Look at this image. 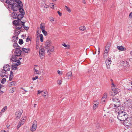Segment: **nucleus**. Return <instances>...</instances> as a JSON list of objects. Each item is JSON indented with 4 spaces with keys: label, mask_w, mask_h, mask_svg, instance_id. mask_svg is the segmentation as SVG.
<instances>
[{
    "label": "nucleus",
    "mask_w": 132,
    "mask_h": 132,
    "mask_svg": "<svg viewBox=\"0 0 132 132\" xmlns=\"http://www.w3.org/2000/svg\"><path fill=\"white\" fill-rule=\"evenodd\" d=\"M119 108V110L118 112L117 118L120 121H126L128 117V114L124 111L122 107Z\"/></svg>",
    "instance_id": "obj_1"
},
{
    "label": "nucleus",
    "mask_w": 132,
    "mask_h": 132,
    "mask_svg": "<svg viewBox=\"0 0 132 132\" xmlns=\"http://www.w3.org/2000/svg\"><path fill=\"white\" fill-rule=\"evenodd\" d=\"M113 101V104L114 105V108H118V109H119L121 107H119V106L120 104V102L118 98L115 97H114L112 98Z\"/></svg>",
    "instance_id": "obj_2"
},
{
    "label": "nucleus",
    "mask_w": 132,
    "mask_h": 132,
    "mask_svg": "<svg viewBox=\"0 0 132 132\" xmlns=\"http://www.w3.org/2000/svg\"><path fill=\"white\" fill-rule=\"evenodd\" d=\"M45 47L46 49H48V52H49V51L53 52L54 51V47L51 45L50 42L49 40L46 41L45 44Z\"/></svg>",
    "instance_id": "obj_3"
},
{
    "label": "nucleus",
    "mask_w": 132,
    "mask_h": 132,
    "mask_svg": "<svg viewBox=\"0 0 132 132\" xmlns=\"http://www.w3.org/2000/svg\"><path fill=\"white\" fill-rule=\"evenodd\" d=\"M19 2L21 1H18V3H15V4H13V5H12L11 6V9L13 11H16L18 10L19 7V3H20Z\"/></svg>",
    "instance_id": "obj_4"
},
{
    "label": "nucleus",
    "mask_w": 132,
    "mask_h": 132,
    "mask_svg": "<svg viewBox=\"0 0 132 132\" xmlns=\"http://www.w3.org/2000/svg\"><path fill=\"white\" fill-rule=\"evenodd\" d=\"M37 122L35 120H34L33 122L31 130L32 131H35L37 128Z\"/></svg>",
    "instance_id": "obj_5"
},
{
    "label": "nucleus",
    "mask_w": 132,
    "mask_h": 132,
    "mask_svg": "<svg viewBox=\"0 0 132 132\" xmlns=\"http://www.w3.org/2000/svg\"><path fill=\"white\" fill-rule=\"evenodd\" d=\"M20 3H19V11L20 13L24 14V10L22 8L23 4L21 2H19Z\"/></svg>",
    "instance_id": "obj_6"
},
{
    "label": "nucleus",
    "mask_w": 132,
    "mask_h": 132,
    "mask_svg": "<svg viewBox=\"0 0 132 132\" xmlns=\"http://www.w3.org/2000/svg\"><path fill=\"white\" fill-rule=\"evenodd\" d=\"M18 1L16 0H7L5 2L8 4L13 5L15 3H18Z\"/></svg>",
    "instance_id": "obj_7"
},
{
    "label": "nucleus",
    "mask_w": 132,
    "mask_h": 132,
    "mask_svg": "<svg viewBox=\"0 0 132 132\" xmlns=\"http://www.w3.org/2000/svg\"><path fill=\"white\" fill-rule=\"evenodd\" d=\"M23 113V111L22 110L16 111L15 113L16 119H17L21 117V115Z\"/></svg>",
    "instance_id": "obj_8"
},
{
    "label": "nucleus",
    "mask_w": 132,
    "mask_h": 132,
    "mask_svg": "<svg viewBox=\"0 0 132 132\" xmlns=\"http://www.w3.org/2000/svg\"><path fill=\"white\" fill-rule=\"evenodd\" d=\"M17 19L18 20H15L13 22V24L15 26H19V25L21 24L22 23H21V22L22 21H21L20 19Z\"/></svg>",
    "instance_id": "obj_9"
},
{
    "label": "nucleus",
    "mask_w": 132,
    "mask_h": 132,
    "mask_svg": "<svg viewBox=\"0 0 132 132\" xmlns=\"http://www.w3.org/2000/svg\"><path fill=\"white\" fill-rule=\"evenodd\" d=\"M21 64L20 62H17L16 63L14 64L12 66V68L13 70H16L17 69V66L20 65Z\"/></svg>",
    "instance_id": "obj_10"
},
{
    "label": "nucleus",
    "mask_w": 132,
    "mask_h": 132,
    "mask_svg": "<svg viewBox=\"0 0 132 132\" xmlns=\"http://www.w3.org/2000/svg\"><path fill=\"white\" fill-rule=\"evenodd\" d=\"M118 92L115 89H112V90L110 93V95L111 96H114L117 94Z\"/></svg>",
    "instance_id": "obj_11"
},
{
    "label": "nucleus",
    "mask_w": 132,
    "mask_h": 132,
    "mask_svg": "<svg viewBox=\"0 0 132 132\" xmlns=\"http://www.w3.org/2000/svg\"><path fill=\"white\" fill-rule=\"evenodd\" d=\"M21 53V51L20 49H16L14 52L15 55L16 56H20Z\"/></svg>",
    "instance_id": "obj_12"
},
{
    "label": "nucleus",
    "mask_w": 132,
    "mask_h": 132,
    "mask_svg": "<svg viewBox=\"0 0 132 132\" xmlns=\"http://www.w3.org/2000/svg\"><path fill=\"white\" fill-rule=\"evenodd\" d=\"M111 61L110 59H108L106 61V64L107 65V68L108 69L110 68V64H111Z\"/></svg>",
    "instance_id": "obj_13"
},
{
    "label": "nucleus",
    "mask_w": 132,
    "mask_h": 132,
    "mask_svg": "<svg viewBox=\"0 0 132 132\" xmlns=\"http://www.w3.org/2000/svg\"><path fill=\"white\" fill-rule=\"evenodd\" d=\"M7 73L6 72V71H4L3 69L2 71H0V76L2 77H3L5 76V74H7Z\"/></svg>",
    "instance_id": "obj_14"
},
{
    "label": "nucleus",
    "mask_w": 132,
    "mask_h": 132,
    "mask_svg": "<svg viewBox=\"0 0 132 132\" xmlns=\"http://www.w3.org/2000/svg\"><path fill=\"white\" fill-rule=\"evenodd\" d=\"M3 70L4 71H9L10 68V67L8 64H7L3 67Z\"/></svg>",
    "instance_id": "obj_15"
},
{
    "label": "nucleus",
    "mask_w": 132,
    "mask_h": 132,
    "mask_svg": "<svg viewBox=\"0 0 132 132\" xmlns=\"http://www.w3.org/2000/svg\"><path fill=\"white\" fill-rule=\"evenodd\" d=\"M16 56L15 55H13L12 57L11 58L10 61H11L13 62H17V59L16 58Z\"/></svg>",
    "instance_id": "obj_16"
},
{
    "label": "nucleus",
    "mask_w": 132,
    "mask_h": 132,
    "mask_svg": "<svg viewBox=\"0 0 132 132\" xmlns=\"http://www.w3.org/2000/svg\"><path fill=\"white\" fill-rule=\"evenodd\" d=\"M117 48L119 50L121 51H125L126 50V48L122 46H117Z\"/></svg>",
    "instance_id": "obj_17"
},
{
    "label": "nucleus",
    "mask_w": 132,
    "mask_h": 132,
    "mask_svg": "<svg viewBox=\"0 0 132 132\" xmlns=\"http://www.w3.org/2000/svg\"><path fill=\"white\" fill-rule=\"evenodd\" d=\"M127 62L125 61H122L121 62V64L122 65L125 67H128V64Z\"/></svg>",
    "instance_id": "obj_18"
},
{
    "label": "nucleus",
    "mask_w": 132,
    "mask_h": 132,
    "mask_svg": "<svg viewBox=\"0 0 132 132\" xmlns=\"http://www.w3.org/2000/svg\"><path fill=\"white\" fill-rule=\"evenodd\" d=\"M18 36L17 35H15V36H13L12 37V38L14 42H17L16 41L18 40Z\"/></svg>",
    "instance_id": "obj_19"
},
{
    "label": "nucleus",
    "mask_w": 132,
    "mask_h": 132,
    "mask_svg": "<svg viewBox=\"0 0 132 132\" xmlns=\"http://www.w3.org/2000/svg\"><path fill=\"white\" fill-rule=\"evenodd\" d=\"M24 14H20L19 12H18V14H16V15H18V18L19 19H22L23 17V16Z\"/></svg>",
    "instance_id": "obj_20"
},
{
    "label": "nucleus",
    "mask_w": 132,
    "mask_h": 132,
    "mask_svg": "<svg viewBox=\"0 0 132 132\" xmlns=\"http://www.w3.org/2000/svg\"><path fill=\"white\" fill-rule=\"evenodd\" d=\"M21 23H22V27H23L24 29L26 31L28 30L29 29V28L28 27H26L24 25L25 22H21Z\"/></svg>",
    "instance_id": "obj_21"
},
{
    "label": "nucleus",
    "mask_w": 132,
    "mask_h": 132,
    "mask_svg": "<svg viewBox=\"0 0 132 132\" xmlns=\"http://www.w3.org/2000/svg\"><path fill=\"white\" fill-rule=\"evenodd\" d=\"M16 14H18V12H13L12 13V17L14 19H18V15H16Z\"/></svg>",
    "instance_id": "obj_22"
},
{
    "label": "nucleus",
    "mask_w": 132,
    "mask_h": 132,
    "mask_svg": "<svg viewBox=\"0 0 132 132\" xmlns=\"http://www.w3.org/2000/svg\"><path fill=\"white\" fill-rule=\"evenodd\" d=\"M13 77V73L12 71H10V75L9 80L11 81Z\"/></svg>",
    "instance_id": "obj_23"
},
{
    "label": "nucleus",
    "mask_w": 132,
    "mask_h": 132,
    "mask_svg": "<svg viewBox=\"0 0 132 132\" xmlns=\"http://www.w3.org/2000/svg\"><path fill=\"white\" fill-rule=\"evenodd\" d=\"M18 27H17V26H16V27H15V30H19L20 31H21V30H20V29H21L22 27V23L21 24H20L19 25V26H18Z\"/></svg>",
    "instance_id": "obj_24"
},
{
    "label": "nucleus",
    "mask_w": 132,
    "mask_h": 132,
    "mask_svg": "<svg viewBox=\"0 0 132 132\" xmlns=\"http://www.w3.org/2000/svg\"><path fill=\"white\" fill-rule=\"evenodd\" d=\"M22 50L26 53H28V51H30L29 48H22Z\"/></svg>",
    "instance_id": "obj_25"
},
{
    "label": "nucleus",
    "mask_w": 132,
    "mask_h": 132,
    "mask_svg": "<svg viewBox=\"0 0 132 132\" xmlns=\"http://www.w3.org/2000/svg\"><path fill=\"white\" fill-rule=\"evenodd\" d=\"M26 119V117H22V118L21 119V120H20V121L21 122H21H22V123L24 124L25 122V121Z\"/></svg>",
    "instance_id": "obj_26"
},
{
    "label": "nucleus",
    "mask_w": 132,
    "mask_h": 132,
    "mask_svg": "<svg viewBox=\"0 0 132 132\" xmlns=\"http://www.w3.org/2000/svg\"><path fill=\"white\" fill-rule=\"evenodd\" d=\"M39 54L40 58L42 59H43L45 53H39Z\"/></svg>",
    "instance_id": "obj_27"
},
{
    "label": "nucleus",
    "mask_w": 132,
    "mask_h": 132,
    "mask_svg": "<svg viewBox=\"0 0 132 132\" xmlns=\"http://www.w3.org/2000/svg\"><path fill=\"white\" fill-rule=\"evenodd\" d=\"M98 104L99 103L98 102L94 104L93 106V109L94 110H95L98 108Z\"/></svg>",
    "instance_id": "obj_28"
},
{
    "label": "nucleus",
    "mask_w": 132,
    "mask_h": 132,
    "mask_svg": "<svg viewBox=\"0 0 132 132\" xmlns=\"http://www.w3.org/2000/svg\"><path fill=\"white\" fill-rule=\"evenodd\" d=\"M39 46V40L38 39L37 40H36V49H38Z\"/></svg>",
    "instance_id": "obj_29"
},
{
    "label": "nucleus",
    "mask_w": 132,
    "mask_h": 132,
    "mask_svg": "<svg viewBox=\"0 0 132 132\" xmlns=\"http://www.w3.org/2000/svg\"><path fill=\"white\" fill-rule=\"evenodd\" d=\"M67 76L69 78L72 76L71 72V71L68 72L67 74Z\"/></svg>",
    "instance_id": "obj_30"
},
{
    "label": "nucleus",
    "mask_w": 132,
    "mask_h": 132,
    "mask_svg": "<svg viewBox=\"0 0 132 132\" xmlns=\"http://www.w3.org/2000/svg\"><path fill=\"white\" fill-rule=\"evenodd\" d=\"M16 82L15 81H12L9 83L10 86H13L15 84Z\"/></svg>",
    "instance_id": "obj_31"
},
{
    "label": "nucleus",
    "mask_w": 132,
    "mask_h": 132,
    "mask_svg": "<svg viewBox=\"0 0 132 132\" xmlns=\"http://www.w3.org/2000/svg\"><path fill=\"white\" fill-rule=\"evenodd\" d=\"M45 53V50L43 47H42L41 48L39 49V53Z\"/></svg>",
    "instance_id": "obj_32"
},
{
    "label": "nucleus",
    "mask_w": 132,
    "mask_h": 132,
    "mask_svg": "<svg viewBox=\"0 0 132 132\" xmlns=\"http://www.w3.org/2000/svg\"><path fill=\"white\" fill-rule=\"evenodd\" d=\"M40 28L42 30L44 29L45 26L44 23H42L40 24Z\"/></svg>",
    "instance_id": "obj_33"
},
{
    "label": "nucleus",
    "mask_w": 132,
    "mask_h": 132,
    "mask_svg": "<svg viewBox=\"0 0 132 132\" xmlns=\"http://www.w3.org/2000/svg\"><path fill=\"white\" fill-rule=\"evenodd\" d=\"M86 29L85 27L84 26H81L79 27V29L81 31H83L85 30Z\"/></svg>",
    "instance_id": "obj_34"
},
{
    "label": "nucleus",
    "mask_w": 132,
    "mask_h": 132,
    "mask_svg": "<svg viewBox=\"0 0 132 132\" xmlns=\"http://www.w3.org/2000/svg\"><path fill=\"white\" fill-rule=\"evenodd\" d=\"M22 123V122H21H21L20 121L19 122L18 124V125L17 126V128L18 129V128L20 127V126L21 125H22L23 124V123Z\"/></svg>",
    "instance_id": "obj_35"
},
{
    "label": "nucleus",
    "mask_w": 132,
    "mask_h": 132,
    "mask_svg": "<svg viewBox=\"0 0 132 132\" xmlns=\"http://www.w3.org/2000/svg\"><path fill=\"white\" fill-rule=\"evenodd\" d=\"M108 53H103V58L104 59H105L107 57L108 55Z\"/></svg>",
    "instance_id": "obj_36"
},
{
    "label": "nucleus",
    "mask_w": 132,
    "mask_h": 132,
    "mask_svg": "<svg viewBox=\"0 0 132 132\" xmlns=\"http://www.w3.org/2000/svg\"><path fill=\"white\" fill-rule=\"evenodd\" d=\"M39 37L40 38V40L41 42L43 41V37L42 34H41L39 35Z\"/></svg>",
    "instance_id": "obj_37"
},
{
    "label": "nucleus",
    "mask_w": 132,
    "mask_h": 132,
    "mask_svg": "<svg viewBox=\"0 0 132 132\" xmlns=\"http://www.w3.org/2000/svg\"><path fill=\"white\" fill-rule=\"evenodd\" d=\"M42 32L44 34L45 36H46L47 35V31H46L45 29L44 30H42Z\"/></svg>",
    "instance_id": "obj_38"
},
{
    "label": "nucleus",
    "mask_w": 132,
    "mask_h": 132,
    "mask_svg": "<svg viewBox=\"0 0 132 132\" xmlns=\"http://www.w3.org/2000/svg\"><path fill=\"white\" fill-rule=\"evenodd\" d=\"M19 43L20 45H22L23 43V41L22 39H20L19 41Z\"/></svg>",
    "instance_id": "obj_39"
},
{
    "label": "nucleus",
    "mask_w": 132,
    "mask_h": 132,
    "mask_svg": "<svg viewBox=\"0 0 132 132\" xmlns=\"http://www.w3.org/2000/svg\"><path fill=\"white\" fill-rule=\"evenodd\" d=\"M65 8L66 10L68 12H70L71 11L70 9L66 6H65Z\"/></svg>",
    "instance_id": "obj_40"
},
{
    "label": "nucleus",
    "mask_w": 132,
    "mask_h": 132,
    "mask_svg": "<svg viewBox=\"0 0 132 132\" xmlns=\"http://www.w3.org/2000/svg\"><path fill=\"white\" fill-rule=\"evenodd\" d=\"M44 93L45 94H42V95L45 97L47 95V92L46 91L45 92H44Z\"/></svg>",
    "instance_id": "obj_41"
},
{
    "label": "nucleus",
    "mask_w": 132,
    "mask_h": 132,
    "mask_svg": "<svg viewBox=\"0 0 132 132\" xmlns=\"http://www.w3.org/2000/svg\"><path fill=\"white\" fill-rule=\"evenodd\" d=\"M6 81V79L5 78H3L1 82L2 84H4Z\"/></svg>",
    "instance_id": "obj_42"
},
{
    "label": "nucleus",
    "mask_w": 132,
    "mask_h": 132,
    "mask_svg": "<svg viewBox=\"0 0 132 132\" xmlns=\"http://www.w3.org/2000/svg\"><path fill=\"white\" fill-rule=\"evenodd\" d=\"M14 43L13 44V46L15 47H18V44L16 43L17 42H14Z\"/></svg>",
    "instance_id": "obj_43"
},
{
    "label": "nucleus",
    "mask_w": 132,
    "mask_h": 132,
    "mask_svg": "<svg viewBox=\"0 0 132 132\" xmlns=\"http://www.w3.org/2000/svg\"><path fill=\"white\" fill-rule=\"evenodd\" d=\"M20 30L18 31V30H15V33L17 34V35H19L20 34Z\"/></svg>",
    "instance_id": "obj_44"
},
{
    "label": "nucleus",
    "mask_w": 132,
    "mask_h": 132,
    "mask_svg": "<svg viewBox=\"0 0 132 132\" xmlns=\"http://www.w3.org/2000/svg\"><path fill=\"white\" fill-rule=\"evenodd\" d=\"M38 76H35L34 77L32 78V80H36V79H37L38 78Z\"/></svg>",
    "instance_id": "obj_45"
},
{
    "label": "nucleus",
    "mask_w": 132,
    "mask_h": 132,
    "mask_svg": "<svg viewBox=\"0 0 132 132\" xmlns=\"http://www.w3.org/2000/svg\"><path fill=\"white\" fill-rule=\"evenodd\" d=\"M107 93H105L103 95V97H104L105 99H106L107 97Z\"/></svg>",
    "instance_id": "obj_46"
},
{
    "label": "nucleus",
    "mask_w": 132,
    "mask_h": 132,
    "mask_svg": "<svg viewBox=\"0 0 132 132\" xmlns=\"http://www.w3.org/2000/svg\"><path fill=\"white\" fill-rule=\"evenodd\" d=\"M49 19L51 22L54 21V18H53L52 17H49Z\"/></svg>",
    "instance_id": "obj_47"
},
{
    "label": "nucleus",
    "mask_w": 132,
    "mask_h": 132,
    "mask_svg": "<svg viewBox=\"0 0 132 132\" xmlns=\"http://www.w3.org/2000/svg\"><path fill=\"white\" fill-rule=\"evenodd\" d=\"M34 69L35 70V72L36 73L38 74V75L39 74V73L38 72V70L35 69V68H34Z\"/></svg>",
    "instance_id": "obj_48"
},
{
    "label": "nucleus",
    "mask_w": 132,
    "mask_h": 132,
    "mask_svg": "<svg viewBox=\"0 0 132 132\" xmlns=\"http://www.w3.org/2000/svg\"><path fill=\"white\" fill-rule=\"evenodd\" d=\"M7 109V106H5L3 109V110L1 111L3 112H4V111L6 110Z\"/></svg>",
    "instance_id": "obj_49"
},
{
    "label": "nucleus",
    "mask_w": 132,
    "mask_h": 132,
    "mask_svg": "<svg viewBox=\"0 0 132 132\" xmlns=\"http://www.w3.org/2000/svg\"><path fill=\"white\" fill-rule=\"evenodd\" d=\"M57 82L58 84H60L62 83V81L61 80H58Z\"/></svg>",
    "instance_id": "obj_50"
},
{
    "label": "nucleus",
    "mask_w": 132,
    "mask_h": 132,
    "mask_svg": "<svg viewBox=\"0 0 132 132\" xmlns=\"http://www.w3.org/2000/svg\"><path fill=\"white\" fill-rule=\"evenodd\" d=\"M110 44H108L106 45V46H107V48H108V50H109L110 48Z\"/></svg>",
    "instance_id": "obj_51"
},
{
    "label": "nucleus",
    "mask_w": 132,
    "mask_h": 132,
    "mask_svg": "<svg viewBox=\"0 0 132 132\" xmlns=\"http://www.w3.org/2000/svg\"><path fill=\"white\" fill-rule=\"evenodd\" d=\"M29 36H28L26 40V42H29V41H31V40L29 38Z\"/></svg>",
    "instance_id": "obj_52"
},
{
    "label": "nucleus",
    "mask_w": 132,
    "mask_h": 132,
    "mask_svg": "<svg viewBox=\"0 0 132 132\" xmlns=\"http://www.w3.org/2000/svg\"><path fill=\"white\" fill-rule=\"evenodd\" d=\"M43 92V91H40V90H38V93L37 94H39L42 93Z\"/></svg>",
    "instance_id": "obj_53"
},
{
    "label": "nucleus",
    "mask_w": 132,
    "mask_h": 132,
    "mask_svg": "<svg viewBox=\"0 0 132 132\" xmlns=\"http://www.w3.org/2000/svg\"><path fill=\"white\" fill-rule=\"evenodd\" d=\"M57 12L58 14H59V15L60 16H61L62 15V13H61L60 11H58Z\"/></svg>",
    "instance_id": "obj_54"
},
{
    "label": "nucleus",
    "mask_w": 132,
    "mask_h": 132,
    "mask_svg": "<svg viewBox=\"0 0 132 132\" xmlns=\"http://www.w3.org/2000/svg\"><path fill=\"white\" fill-rule=\"evenodd\" d=\"M105 100L106 99H105L103 97L101 99V101H102L105 102Z\"/></svg>",
    "instance_id": "obj_55"
},
{
    "label": "nucleus",
    "mask_w": 132,
    "mask_h": 132,
    "mask_svg": "<svg viewBox=\"0 0 132 132\" xmlns=\"http://www.w3.org/2000/svg\"><path fill=\"white\" fill-rule=\"evenodd\" d=\"M109 51L107 50L106 49H105V51H104V53H108V52Z\"/></svg>",
    "instance_id": "obj_56"
},
{
    "label": "nucleus",
    "mask_w": 132,
    "mask_h": 132,
    "mask_svg": "<svg viewBox=\"0 0 132 132\" xmlns=\"http://www.w3.org/2000/svg\"><path fill=\"white\" fill-rule=\"evenodd\" d=\"M13 88H12L10 89V90H11V92L12 93H13L14 92V91L13 90Z\"/></svg>",
    "instance_id": "obj_57"
},
{
    "label": "nucleus",
    "mask_w": 132,
    "mask_h": 132,
    "mask_svg": "<svg viewBox=\"0 0 132 132\" xmlns=\"http://www.w3.org/2000/svg\"><path fill=\"white\" fill-rule=\"evenodd\" d=\"M128 132H132V129L131 128V129H128Z\"/></svg>",
    "instance_id": "obj_58"
},
{
    "label": "nucleus",
    "mask_w": 132,
    "mask_h": 132,
    "mask_svg": "<svg viewBox=\"0 0 132 132\" xmlns=\"http://www.w3.org/2000/svg\"><path fill=\"white\" fill-rule=\"evenodd\" d=\"M109 121H110L111 122H112L113 121V119L112 118H110L109 119Z\"/></svg>",
    "instance_id": "obj_59"
},
{
    "label": "nucleus",
    "mask_w": 132,
    "mask_h": 132,
    "mask_svg": "<svg viewBox=\"0 0 132 132\" xmlns=\"http://www.w3.org/2000/svg\"><path fill=\"white\" fill-rule=\"evenodd\" d=\"M129 16L130 18H132V12H131L130 13L129 15Z\"/></svg>",
    "instance_id": "obj_60"
},
{
    "label": "nucleus",
    "mask_w": 132,
    "mask_h": 132,
    "mask_svg": "<svg viewBox=\"0 0 132 132\" xmlns=\"http://www.w3.org/2000/svg\"><path fill=\"white\" fill-rule=\"evenodd\" d=\"M22 59V58H19L18 60H17V62H19V61L20 62V60Z\"/></svg>",
    "instance_id": "obj_61"
},
{
    "label": "nucleus",
    "mask_w": 132,
    "mask_h": 132,
    "mask_svg": "<svg viewBox=\"0 0 132 132\" xmlns=\"http://www.w3.org/2000/svg\"><path fill=\"white\" fill-rule=\"evenodd\" d=\"M62 45L65 47H67V45L65 44V43L63 44Z\"/></svg>",
    "instance_id": "obj_62"
},
{
    "label": "nucleus",
    "mask_w": 132,
    "mask_h": 132,
    "mask_svg": "<svg viewBox=\"0 0 132 132\" xmlns=\"http://www.w3.org/2000/svg\"><path fill=\"white\" fill-rule=\"evenodd\" d=\"M50 6H52L51 7H52L54 6V5H53V3H51V4H50Z\"/></svg>",
    "instance_id": "obj_63"
},
{
    "label": "nucleus",
    "mask_w": 132,
    "mask_h": 132,
    "mask_svg": "<svg viewBox=\"0 0 132 132\" xmlns=\"http://www.w3.org/2000/svg\"><path fill=\"white\" fill-rule=\"evenodd\" d=\"M16 47V49H19L20 48V46H19V45L18 46V47Z\"/></svg>",
    "instance_id": "obj_64"
}]
</instances>
